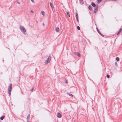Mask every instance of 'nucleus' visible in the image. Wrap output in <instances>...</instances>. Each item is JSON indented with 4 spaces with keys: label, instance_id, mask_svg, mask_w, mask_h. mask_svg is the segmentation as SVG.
<instances>
[{
    "label": "nucleus",
    "instance_id": "obj_1",
    "mask_svg": "<svg viewBox=\"0 0 122 122\" xmlns=\"http://www.w3.org/2000/svg\"><path fill=\"white\" fill-rule=\"evenodd\" d=\"M21 31L23 33L24 35H26V32L25 28L23 26L20 25V28Z\"/></svg>",
    "mask_w": 122,
    "mask_h": 122
},
{
    "label": "nucleus",
    "instance_id": "obj_2",
    "mask_svg": "<svg viewBox=\"0 0 122 122\" xmlns=\"http://www.w3.org/2000/svg\"><path fill=\"white\" fill-rule=\"evenodd\" d=\"M51 59V56H49L45 62L44 63L45 64H47L49 63Z\"/></svg>",
    "mask_w": 122,
    "mask_h": 122
},
{
    "label": "nucleus",
    "instance_id": "obj_3",
    "mask_svg": "<svg viewBox=\"0 0 122 122\" xmlns=\"http://www.w3.org/2000/svg\"><path fill=\"white\" fill-rule=\"evenodd\" d=\"M98 5H96V7L94 8V12L95 13H96L97 11L98 10Z\"/></svg>",
    "mask_w": 122,
    "mask_h": 122
},
{
    "label": "nucleus",
    "instance_id": "obj_4",
    "mask_svg": "<svg viewBox=\"0 0 122 122\" xmlns=\"http://www.w3.org/2000/svg\"><path fill=\"white\" fill-rule=\"evenodd\" d=\"M96 29L97 32L99 33L102 36L104 37V35L102 34L101 32L99 30H98V29L97 27L96 28Z\"/></svg>",
    "mask_w": 122,
    "mask_h": 122
},
{
    "label": "nucleus",
    "instance_id": "obj_5",
    "mask_svg": "<svg viewBox=\"0 0 122 122\" xmlns=\"http://www.w3.org/2000/svg\"><path fill=\"white\" fill-rule=\"evenodd\" d=\"M30 114H29L28 115L27 117V122H30Z\"/></svg>",
    "mask_w": 122,
    "mask_h": 122
},
{
    "label": "nucleus",
    "instance_id": "obj_6",
    "mask_svg": "<svg viewBox=\"0 0 122 122\" xmlns=\"http://www.w3.org/2000/svg\"><path fill=\"white\" fill-rule=\"evenodd\" d=\"M12 84L11 83L10 84L8 87V90H10L11 91L12 90Z\"/></svg>",
    "mask_w": 122,
    "mask_h": 122
},
{
    "label": "nucleus",
    "instance_id": "obj_7",
    "mask_svg": "<svg viewBox=\"0 0 122 122\" xmlns=\"http://www.w3.org/2000/svg\"><path fill=\"white\" fill-rule=\"evenodd\" d=\"M50 6L52 10H53V9L54 8V6L53 5V4L51 2H50Z\"/></svg>",
    "mask_w": 122,
    "mask_h": 122
},
{
    "label": "nucleus",
    "instance_id": "obj_8",
    "mask_svg": "<svg viewBox=\"0 0 122 122\" xmlns=\"http://www.w3.org/2000/svg\"><path fill=\"white\" fill-rule=\"evenodd\" d=\"M88 9L90 10L91 11H92L93 10L92 9V7L91 5H90L88 6Z\"/></svg>",
    "mask_w": 122,
    "mask_h": 122
},
{
    "label": "nucleus",
    "instance_id": "obj_9",
    "mask_svg": "<svg viewBox=\"0 0 122 122\" xmlns=\"http://www.w3.org/2000/svg\"><path fill=\"white\" fill-rule=\"evenodd\" d=\"M57 117L58 118H61V115L59 112L57 113Z\"/></svg>",
    "mask_w": 122,
    "mask_h": 122
},
{
    "label": "nucleus",
    "instance_id": "obj_10",
    "mask_svg": "<svg viewBox=\"0 0 122 122\" xmlns=\"http://www.w3.org/2000/svg\"><path fill=\"white\" fill-rule=\"evenodd\" d=\"M93 7H96V4L93 2H92L91 3Z\"/></svg>",
    "mask_w": 122,
    "mask_h": 122
},
{
    "label": "nucleus",
    "instance_id": "obj_11",
    "mask_svg": "<svg viewBox=\"0 0 122 122\" xmlns=\"http://www.w3.org/2000/svg\"><path fill=\"white\" fill-rule=\"evenodd\" d=\"M59 28L56 27V32H59Z\"/></svg>",
    "mask_w": 122,
    "mask_h": 122
},
{
    "label": "nucleus",
    "instance_id": "obj_12",
    "mask_svg": "<svg viewBox=\"0 0 122 122\" xmlns=\"http://www.w3.org/2000/svg\"><path fill=\"white\" fill-rule=\"evenodd\" d=\"M5 117V116H2L0 117V119L1 120H3Z\"/></svg>",
    "mask_w": 122,
    "mask_h": 122
},
{
    "label": "nucleus",
    "instance_id": "obj_13",
    "mask_svg": "<svg viewBox=\"0 0 122 122\" xmlns=\"http://www.w3.org/2000/svg\"><path fill=\"white\" fill-rule=\"evenodd\" d=\"M67 94H68L69 96H71L72 97H73V95L71 94L70 93H67Z\"/></svg>",
    "mask_w": 122,
    "mask_h": 122
},
{
    "label": "nucleus",
    "instance_id": "obj_14",
    "mask_svg": "<svg viewBox=\"0 0 122 122\" xmlns=\"http://www.w3.org/2000/svg\"><path fill=\"white\" fill-rule=\"evenodd\" d=\"M11 91L10 90H8V93L9 94V96H10L11 95Z\"/></svg>",
    "mask_w": 122,
    "mask_h": 122
},
{
    "label": "nucleus",
    "instance_id": "obj_15",
    "mask_svg": "<svg viewBox=\"0 0 122 122\" xmlns=\"http://www.w3.org/2000/svg\"><path fill=\"white\" fill-rule=\"evenodd\" d=\"M76 18H78V15L77 14V12L76 13Z\"/></svg>",
    "mask_w": 122,
    "mask_h": 122
},
{
    "label": "nucleus",
    "instance_id": "obj_16",
    "mask_svg": "<svg viewBox=\"0 0 122 122\" xmlns=\"http://www.w3.org/2000/svg\"><path fill=\"white\" fill-rule=\"evenodd\" d=\"M116 60L117 61H119L120 60L119 58L118 57H117L116 58Z\"/></svg>",
    "mask_w": 122,
    "mask_h": 122
},
{
    "label": "nucleus",
    "instance_id": "obj_17",
    "mask_svg": "<svg viewBox=\"0 0 122 122\" xmlns=\"http://www.w3.org/2000/svg\"><path fill=\"white\" fill-rule=\"evenodd\" d=\"M66 14H67V15L68 16H69V17H70V14H69V12H66Z\"/></svg>",
    "mask_w": 122,
    "mask_h": 122
},
{
    "label": "nucleus",
    "instance_id": "obj_18",
    "mask_svg": "<svg viewBox=\"0 0 122 122\" xmlns=\"http://www.w3.org/2000/svg\"><path fill=\"white\" fill-rule=\"evenodd\" d=\"M80 1V2L81 4H83V0H79Z\"/></svg>",
    "mask_w": 122,
    "mask_h": 122
},
{
    "label": "nucleus",
    "instance_id": "obj_19",
    "mask_svg": "<svg viewBox=\"0 0 122 122\" xmlns=\"http://www.w3.org/2000/svg\"><path fill=\"white\" fill-rule=\"evenodd\" d=\"M102 1V0H97V3H99L101 2Z\"/></svg>",
    "mask_w": 122,
    "mask_h": 122
},
{
    "label": "nucleus",
    "instance_id": "obj_20",
    "mask_svg": "<svg viewBox=\"0 0 122 122\" xmlns=\"http://www.w3.org/2000/svg\"><path fill=\"white\" fill-rule=\"evenodd\" d=\"M77 56H78L79 57H80L81 56L79 52H77Z\"/></svg>",
    "mask_w": 122,
    "mask_h": 122
},
{
    "label": "nucleus",
    "instance_id": "obj_21",
    "mask_svg": "<svg viewBox=\"0 0 122 122\" xmlns=\"http://www.w3.org/2000/svg\"><path fill=\"white\" fill-rule=\"evenodd\" d=\"M77 29L78 30H80V27L79 26H77Z\"/></svg>",
    "mask_w": 122,
    "mask_h": 122
},
{
    "label": "nucleus",
    "instance_id": "obj_22",
    "mask_svg": "<svg viewBox=\"0 0 122 122\" xmlns=\"http://www.w3.org/2000/svg\"><path fill=\"white\" fill-rule=\"evenodd\" d=\"M107 78H109L110 77V76L109 75L107 74Z\"/></svg>",
    "mask_w": 122,
    "mask_h": 122
},
{
    "label": "nucleus",
    "instance_id": "obj_23",
    "mask_svg": "<svg viewBox=\"0 0 122 122\" xmlns=\"http://www.w3.org/2000/svg\"><path fill=\"white\" fill-rule=\"evenodd\" d=\"M121 32V31L119 30V31L118 33L117 34V35H118Z\"/></svg>",
    "mask_w": 122,
    "mask_h": 122
},
{
    "label": "nucleus",
    "instance_id": "obj_24",
    "mask_svg": "<svg viewBox=\"0 0 122 122\" xmlns=\"http://www.w3.org/2000/svg\"><path fill=\"white\" fill-rule=\"evenodd\" d=\"M115 66H118L117 64V63L116 62H115Z\"/></svg>",
    "mask_w": 122,
    "mask_h": 122
},
{
    "label": "nucleus",
    "instance_id": "obj_25",
    "mask_svg": "<svg viewBox=\"0 0 122 122\" xmlns=\"http://www.w3.org/2000/svg\"><path fill=\"white\" fill-rule=\"evenodd\" d=\"M41 14L43 15H44L45 14V12L44 11H42L41 12Z\"/></svg>",
    "mask_w": 122,
    "mask_h": 122
},
{
    "label": "nucleus",
    "instance_id": "obj_26",
    "mask_svg": "<svg viewBox=\"0 0 122 122\" xmlns=\"http://www.w3.org/2000/svg\"><path fill=\"white\" fill-rule=\"evenodd\" d=\"M76 19L77 21L78 22H79V20H78V18H76Z\"/></svg>",
    "mask_w": 122,
    "mask_h": 122
},
{
    "label": "nucleus",
    "instance_id": "obj_27",
    "mask_svg": "<svg viewBox=\"0 0 122 122\" xmlns=\"http://www.w3.org/2000/svg\"><path fill=\"white\" fill-rule=\"evenodd\" d=\"M66 83L67 84L68 83V81L66 80Z\"/></svg>",
    "mask_w": 122,
    "mask_h": 122
},
{
    "label": "nucleus",
    "instance_id": "obj_28",
    "mask_svg": "<svg viewBox=\"0 0 122 122\" xmlns=\"http://www.w3.org/2000/svg\"><path fill=\"white\" fill-rule=\"evenodd\" d=\"M120 30L121 32L122 31V28H121L119 30Z\"/></svg>",
    "mask_w": 122,
    "mask_h": 122
},
{
    "label": "nucleus",
    "instance_id": "obj_29",
    "mask_svg": "<svg viewBox=\"0 0 122 122\" xmlns=\"http://www.w3.org/2000/svg\"><path fill=\"white\" fill-rule=\"evenodd\" d=\"M31 1L33 2L34 3V0H31Z\"/></svg>",
    "mask_w": 122,
    "mask_h": 122
},
{
    "label": "nucleus",
    "instance_id": "obj_30",
    "mask_svg": "<svg viewBox=\"0 0 122 122\" xmlns=\"http://www.w3.org/2000/svg\"><path fill=\"white\" fill-rule=\"evenodd\" d=\"M33 89H34V88L33 87H32V88L31 90V91H32L33 90Z\"/></svg>",
    "mask_w": 122,
    "mask_h": 122
},
{
    "label": "nucleus",
    "instance_id": "obj_31",
    "mask_svg": "<svg viewBox=\"0 0 122 122\" xmlns=\"http://www.w3.org/2000/svg\"><path fill=\"white\" fill-rule=\"evenodd\" d=\"M42 25L43 26H44L45 25L44 24V23H43Z\"/></svg>",
    "mask_w": 122,
    "mask_h": 122
},
{
    "label": "nucleus",
    "instance_id": "obj_32",
    "mask_svg": "<svg viewBox=\"0 0 122 122\" xmlns=\"http://www.w3.org/2000/svg\"><path fill=\"white\" fill-rule=\"evenodd\" d=\"M31 12L32 13H33V10H31Z\"/></svg>",
    "mask_w": 122,
    "mask_h": 122
},
{
    "label": "nucleus",
    "instance_id": "obj_33",
    "mask_svg": "<svg viewBox=\"0 0 122 122\" xmlns=\"http://www.w3.org/2000/svg\"><path fill=\"white\" fill-rule=\"evenodd\" d=\"M117 0H112V1H117Z\"/></svg>",
    "mask_w": 122,
    "mask_h": 122
},
{
    "label": "nucleus",
    "instance_id": "obj_34",
    "mask_svg": "<svg viewBox=\"0 0 122 122\" xmlns=\"http://www.w3.org/2000/svg\"><path fill=\"white\" fill-rule=\"evenodd\" d=\"M17 3H18V4H20V3H19V2H17Z\"/></svg>",
    "mask_w": 122,
    "mask_h": 122
}]
</instances>
